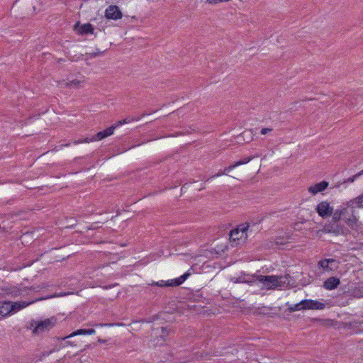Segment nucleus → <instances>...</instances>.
Instances as JSON below:
<instances>
[{"instance_id":"obj_25","label":"nucleus","mask_w":363,"mask_h":363,"mask_svg":"<svg viewBox=\"0 0 363 363\" xmlns=\"http://www.w3.org/2000/svg\"><path fill=\"white\" fill-rule=\"evenodd\" d=\"M273 130L272 128H264L261 130L260 133L262 135H266L268 133H270Z\"/></svg>"},{"instance_id":"obj_3","label":"nucleus","mask_w":363,"mask_h":363,"mask_svg":"<svg viewBox=\"0 0 363 363\" xmlns=\"http://www.w3.org/2000/svg\"><path fill=\"white\" fill-rule=\"evenodd\" d=\"M189 272H186L179 278L168 280L167 281L161 280L160 281L153 282L152 284V286H157L160 287H164V286H178L181 285L183 282H184L188 277L190 276Z\"/></svg>"},{"instance_id":"obj_17","label":"nucleus","mask_w":363,"mask_h":363,"mask_svg":"<svg viewBox=\"0 0 363 363\" xmlns=\"http://www.w3.org/2000/svg\"><path fill=\"white\" fill-rule=\"evenodd\" d=\"M303 306H304V304L302 303V301H301V302L296 303L294 305L289 306L287 310L289 312L292 313V312L297 311L304 310L303 308Z\"/></svg>"},{"instance_id":"obj_6","label":"nucleus","mask_w":363,"mask_h":363,"mask_svg":"<svg viewBox=\"0 0 363 363\" xmlns=\"http://www.w3.org/2000/svg\"><path fill=\"white\" fill-rule=\"evenodd\" d=\"M317 213L322 218H326L332 216L333 208L327 201L320 202L316 207Z\"/></svg>"},{"instance_id":"obj_31","label":"nucleus","mask_w":363,"mask_h":363,"mask_svg":"<svg viewBox=\"0 0 363 363\" xmlns=\"http://www.w3.org/2000/svg\"><path fill=\"white\" fill-rule=\"evenodd\" d=\"M23 0H16L14 4L13 5L12 8H14L15 6H17L18 4H20Z\"/></svg>"},{"instance_id":"obj_4","label":"nucleus","mask_w":363,"mask_h":363,"mask_svg":"<svg viewBox=\"0 0 363 363\" xmlns=\"http://www.w3.org/2000/svg\"><path fill=\"white\" fill-rule=\"evenodd\" d=\"M126 123H128L126 118L118 121V123L108 127L106 130L99 132L94 137V140H101V139H104L109 135H111L113 133V130H115V128L116 127H118V125H121L122 124Z\"/></svg>"},{"instance_id":"obj_22","label":"nucleus","mask_w":363,"mask_h":363,"mask_svg":"<svg viewBox=\"0 0 363 363\" xmlns=\"http://www.w3.org/2000/svg\"><path fill=\"white\" fill-rule=\"evenodd\" d=\"M363 174V170L359 172V173L356 174L355 175L348 178L347 180L344 182V183H352L359 176Z\"/></svg>"},{"instance_id":"obj_15","label":"nucleus","mask_w":363,"mask_h":363,"mask_svg":"<svg viewBox=\"0 0 363 363\" xmlns=\"http://www.w3.org/2000/svg\"><path fill=\"white\" fill-rule=\"evenodd\" d=\"M10 304L11 301H0V315L2 317L11 315Z\"/></svg>"},{"instance_id":"obj_34","label":"nucleus","mask_w":363,"mask_h":363,"mask_svg":"<svg viewBox=\"0 0 363 363\" xmlns=\"http://www.w3.org/2000/svg\"><path fill=\"white\" fill-rule=\"evenodd\" d=\"M325 260H328L329 263L334 262V259H325Z\"/></svg>"},{"instance_id":"obj_24","label":"nucleus","mask_w":363,"mask_h":363,"mask_svg":"<svg viewBox=\"0 0 363 363\" xmlns=\"http://www.w3.org/2000/svg\"><path fill=\"white\" fill-rule=\"evenodd\" d=\"M230 0H206V3L208 4H216L219 2H227Z\"/></svg>"},{"instance_id":"obj_20","label":"nucleus","mask_w":363,"mask_h":363,"mask_svg":"<svg viewBox=\"0 0 363 363\" xmlns=\"http://www.w3.org/2000/svg\"><path fill=\"white\" fill-rule=\"evenodd\" d=\"M254 158L253 156L246 157L244 159L236 162V165L240 166L248 163Z\"/></svg>"},{"instance_id":"obj_16","label":"nucleus","mask_w":363,"mask_h":363,"mask_svg":"<svg viewBox=\"0 0 363 363\" xmlns=\"http://www.w3.org/2000/svg\"><path fill=\"white\" fill-rule=\"evenodd\" d=\"M345 223L347 224L349 227L352 229H357L358 227V220L357 217L354 215L350 216V217L347 218L345 216Z\"/></svg>"},{"instance_id":"obj_8","label":"nucleus","mask_w":363,"mask_h":363,"mask_svg":"<svg viewBox=\"0 0 363 363\" xmlns=\"http://www.w3.org/2000/svg\"><path fill=\"white\" fill-rule=\"evenodd\" d=\"M74 30L79 35L94 33V28L89 23L81 25L79 22H77L74 26Z\"/></svg>"},{"instance_id":"obj_37","label":"nucleus","mask_w":363,"mask_h":363,"mask_svg":"<svg viewBox=\"0 0 363 363\" xmlns=\"http://www.w3.org/2000/svg\"><path fill=\"white\" fill-rule=\"evenodd\" d=\"M86 143H89V140L88 138H86L85 140H84Z\"/></svg>"},{"instance_id":"obj_19","label":"nucleus","mask_w":363,"mask_h":363,"mask_svg":"<svg viewBox=\"0 0 363 363\" xmlns=\"http://www.w3.org/2000/svg\"><path fill=\"white\" fill-rule=\"evenodd\" d=\"M80 83V81L77 80V79H74V80H72V81H69L67 82H66L65 85L67 87H77L79 86Z\"/></svg>"},{"instance_id":"obj_12","label":"nucleus","mask_w":363,"mask_h":363,"mask_svg":"<svg viewBox=\"0 0 363 363\" xmlns=\"http://www.w3.org/2000/svg\"><path fill=\"white\" fill-rule=\"evenodd\" d=\"M34 301H20V302H11L10 304V311L11 314L16 313L21 309H23L26 308V306H29L30 304L33 303Z\"/></svg>"},{"instance_id":"obj_38","label":"nucleus","mask_w":363,"mask_h":363,"mask_svg":"<svg viewBox=\"0 0 363 363\" xmlns=\"http://www.w3.org/2000/svg\"><path fill=\"white\" fill-rule=\"evenodd\" d=\"M80 143L79 141H74V144H78V143Z\"/></svg>"},{"instance_id":"obj_23","label":"nucleus","mask_w":363,"mask_h":363,"mask_svg":"<svg viewBox=\"0 0 363 363\" xmlns=\"http://www.w3.org/2000/svg\"><path fill=\"white\" fill-rule=\"evenodd\" d=\"M236 167H238V165H236V162H235V164L229 166L228 167H226L223 171V173H224L225 175H227L230 170H232L233 169L235 168Z\"/></svg>"},{"instance_id":"obj_11","label":"nucleus","mask_w":363,"mask_h":363,"mask_svg":"<svg viewBox=\"0 0 363 363\" xmlns=\"http://www.w3.org/2000/svg\"><path fill=\"white\" fill-rule=\"evenodd\" d=\"M328 186V182L326 181H322L320 183L309 186L308 191L313 194H316L318 192L324 191Z\"/></svg>"},{"instance_id":"obj_33","label":"nucleus","mask_w":363,"mask_h":363,"mask_svg":"<svg viewBox=\"0 0 363 363\" xmlns=\"http://www.w3.org/2000/svg\"><path fill=\"white\" fill-rule=\"evenodd\" d=\"M99 342H101V343H105L106 341L105 340H102V339H99Z\"/></svg>"},{"instance_id":"obj_9","label":"nucleus","mask_w":363,"mask_h":363,"mask_svg":"<svg viewBox=\"0 0 363 363\" xmlns=\"http://www.w3.org/2000/svg\"><path fill=\"white\" fill-rule=\"evenodd\" d=\"M304 304L303 309H313V310H323L325 308L324 303L320 302L316 300L304 299L302 301Z\"/></svg>"},{"instance_id":"obj_36","label":"nucleus","mask_w":363,"mask_h":363,"mask_svg":"<svg viewBox=\"0 0 363 363\" xmlns=\"http://www.w3.org/2000/svg\"><path fill=\"white\" fill-rule=\"evenodd\" d=\"M111 287V286L109 285V286H105L104 288L106 289H109Z\"/></svg>"},{"instance_id":"obj_10","label":"nucleus","mask_w":363,"mask_h":363,"mask_svg":"<svg viewBox=\"0 0 363 363\" xmlns=\"http://www.w3.org/2000/svg\"><path fill=\"white\" fill-rule=\"evenodd\" d=\"M327 232L334 233L335 235H342L345 233V228L338 223H330L325 225Z\"/></svg>"},{"instance_id":"obj_27","label":"nucleus","mask_w":363,"mask_h":363,"mask_svg":"<svg viewBox=\"0 0 363 363\" xmlns=\"http://www.w3.org/2000/svg\"><path fill=\"white\" fill-rule=\"evenodd\" d=\"M357 203L360 207H363V195L357 198Z\"/></svg>"},{"instance_id":"obj_5","label":"nucleus","mask_w":363,"mask_h":363,"mask_svg":"<svg viewBox=\"0 0 363 363\" xmlns=\"http://www.w3.org/2000/svg\"><path fill=\"white\" fill-rule=\"evenodd\" d=\"M123 16L122 12L118 6L111 5L105 11V17L107 19L118 20Z\"/></svg>"},{"instance_id":"obj_14","label":"nucleus","mask_w":363,"mask_h":363,"mask_svg":"<svg viewBox=\"0 0 363 363\" xmlns=\"http://www.w3.org/2000/svg\"><path fill=\"white\" fill-rule=\"evenodd\" d=\"M340 279L332 277L328 279H327L324 282V287L328 290L335 289L337 287V286L340 284Z\"/></svg>"},{"instance_id":"obj_32","label":"nucleus","mask_w":363,"mask_h":363,"mask_svg":"<svg viewBox=\"0 0 363 363\" xmlns=\"http://www.w3.org/2000/svg\"><path fill=\"white\" fill-rule=\"evenodd\" d=\"M66 344L70 345H76L73 342L67 340L66 341Z\"/></svg>"},{"instance_id":"obj_30","label":"nucleus","mask_w":363,"mask_h":363,"mask_svg":"<svg viewBox=\"0 0 363 363\" xmlns=\"http://www.w3.org/2000/svg\"><path fill=\"white\" fill-rule=\"evenodd\" d=\"M223 174H224V173H223V171L220 170L216 175L211 177L207 180H209L210 179H211L213 177H220V176H221Z\"/></svg>"},{"instance_id":"obj_18","label":"nucleus","mask_w":363,"mask_h":363,"mask_svg":"<svg viewBox=\"0 0 363 363\" xmlns=\"http://www.w3.org/2000/svg\"><path fill=\"white\" fill-rule=\"evenodd\" d=\"M86 335V329H79V330L73 332L68 336H67L65 338L69 339V338H71L75 335Z\"/></svg>"},{"instance_id":"obj_35","label":"nucleus","mask_w":363,"mask_h":363,"mask_svg":"<svg viewBox=\"0 0 363 363\" xmlns=\"http://www.w3.org/2000/svg\"><path fill=\"white\" fill-rule=\"evenodd\" d=\"M18 295H19V291H16L14 296H17Z\"/></svg>"},{"instance_id":"obj_29","label":"nucleus","mask_w":363,"mask_h":363,"mask_svg":"<svg viewBox=\"0 0 363 363\" xmlns=\"http://www.w3.org/2000/svg\"><path fill=\"white\" fill-rule=\"evenodd\" d=\"M95 330L90 328V329H86V335H92L95 333Z\"/></svg>"},{"instance_id":"obj_28","label":"nucleus","mask_w":363,"mask_h":363,"mask_svg":"<svg viewBox=\"0 0 363 363\" xmlns=\"http://www.w3.org/2000/svg\"><path fill=\"white\" fill-rule=\"evenodd\" d=\"M162 335H161V337H162L163 341H164V337L165 335H167V334H168V333H167V328H166L162 327Z\"/></svg>"},{"instance_id":"obj_7","label":"nucleus","mask_w":363,"mask_h":363,"mask_svg":"<svg viewBox=\"0 0 363 363\" xmlns=\"http://www.w3.org/2000/svg\"><path fill=\"white\" fill-rule=\"evenodd\" d=\"M248 226L233 229L230 233V240L233 241L245 240L247 237V230Z\"/></svg>"},{"instance_id":"obj_1","label":"nucleus","mask_w":363,"mask_h":363,"mask_svg":"<svg viewBox=\"0 0 363 363\" xmlns=\"http://www.w3.org/2000/svg\"><path fill=\"white\" fill-rule=\"evenodd\" d=\"M253 277L260 283L263 284L265 288L268 290L281 287H287L290 285L291 279V277L289 274H286L284 276L255 274Z\"/></svg>"},{"instance_id":"obj_13","label":"nucleus","mask_w":363,"mask_h":363,"mask_svg":"<svg viewBox=\"0 0 363 363\" xmlns=\"http://www.w3.org/2000/svg\"><path fill=\"white\" fill-rule=\"evenodd\" d=\"M332 220L330 223H338L342 218H345L348 215V210L344 208L341 210H337L334 213L333 212Z\"/></svg>"},{"instance_id":"obj_2","label":"nucleus","mask_w":363,"mask_h":363,"mask_svg":"<svg viewBox=\"0 0 363 363\" xmlns=\"http://www.w3.org/2000/svg\"><path fill=\"white\" fill-rule=\"evenodd\" d=\"M57 323V318L54 316L43 320L33 321L30 323V328H33V333L35 335H40L49 331Z\"/></svg>"},{"instance_id":"obj_21","label":"nucleus","mask_w":363,"mask_h":363,"mask_svg":"<svg viewBox=\"0 0 363 363\" xmlns=\"http://www.w3.org/2000/svg\"><path fill=\"white\" fill-rule=\"evenodd\" d=\"M318 265L323 269H329V261L322 259L318 262Z\"/></svg>"},{"instance_id":"obj_26","label":"nucleus","mask_w":363,"mask_h":363,"mask_svg":"<svg viewBox=\"0 0 363 363\" xmlns=\"http://www.w3.org/2000/svg\"><path fill=\"white\" fill-rule=\"evenodd\" d=\"M103 53H104V52L98 51V52H94L91 53L90 55H91V57H96L97 56L101 55Z\"/></svg>"}]
</instances>
